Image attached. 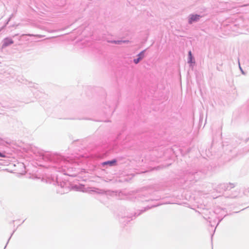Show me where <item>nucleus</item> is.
I'll list each match as a JSON object with an SVG mask.
<instances>
[{
    "instance_id": "1",
    "label": "nucleus",
    "mask_w": 249,
    "mask_h": 249,
    "mask_svg": "<svg viewBox=\"0 0 249 249\" xmlns=\"http://www.w3.org/2000/svg\"><path fill=\"white\" fill-rule=\"evenodd\" d=\"M14 43L13 40L11 38H6L3 40V47H6L7 46L12 44Z\"/></svg>"
},
{
    "instance_id": "4",
    "label": "nucleus",
    "mask_w": 249,
    "mask_h": 249,
    "mask_svg": "<svg viewBox=\"0 0 249 249\" xmlns=\"http://www.w3.org/2000/svg\"><path fill=\"white\" fill-rule=\"evenodd\" d=\"M189 63H193V56L192 54V53L191 51H189Z\"/></svg>"
},
{
    "instance_id": "3",
    "label": "nucleus",
    "mask_w": 249,
    "mask_h": 249,
    "mask_svg": "<svg viewBox=\"0 0 249 249\" xmlns=\"http://www.w3.org/2000/svg\"><path fill=\"white\" fill-rule=\"evenodd\" d=\"M116 162V161L115 160H113L111 161H108L106 162H104L103 164L106 165V164H108L110 166L113 165L114 164H115Z\"/></svg>"
},
{
    "instance_id": "6",
    "label": "nucleus",
    "mask_w": 249,
    "mask_h": 249,
    "mask_svg": "<svg viewBox=\"0 0 249 249\" xmlns=\"http://www.w3.org/2000/svg\"><path fill=\"white\" fill-rule=\"evenodd\" d=\"M141 59H142V57H138V58L134 59V61L135 64H137L140 61V60Z\"/></svg>"
},
{
    "instance_id": "7",
    "label": "nucleus",
    "mask_w": 249,
    "mask_h": 249,
    "mask_svg": "<svg viewBox=\"0 0 249 249\" xmlns=\"http://www.w3.org/2000/svg\"><path fill=\"white\" fill-rule=\"evenodd\" d=\"M0 157H3V158H4L5 157V156L4 154L3 153H1L0 152Z\"/></svg>"
},
{
    "instance_id": "2",
    "label": "nucleus",
    "mask_w": 249,
    "mask_h": 249,
    "mask_svg": "<svg viewBox=\"0 0 249 249\" xmlns=\"http://www.w3.org/2000/svg\"><path fill=\"white\" fill-rule=\"evenodd\" d=\"M199 16L197 15H192L189 19V22L192 23L193 21H197L199 19Z\"/></svg>"
},
{
    "instance_id": "5",
    "label": "nucleus",
    "mask_w": 249,
    "mask_h": 249,
    "mask_svg": "<svg viewBox=\"0 0 249 249\" xmlns=\"http://www.w3.org/2000/svg\"><path fill=\"white\" fill-rule=\"evenodd\" d=\"M144 51H142V52H141L139 54H138V57H142V59L143 57L144 56Z\"/></svg>"
},
{
    "instance_id": "8",
    "label": "nucleus",
    "mask_w": 249,
    "mask_h": 249,
    "mask_svg": "<svg viewBox=\"0 0 249 249\" xmlns=\"http://www.w3.org/2000/svg\"><path fill=\"white\" fill-rule=\"evenodd\" d=\"M115 42L116 43H120V41H115Z\"/></svg>"
}]
</instances>
